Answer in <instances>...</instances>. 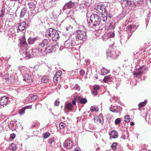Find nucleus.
Instances as JSON below:
<instances>
[{
	"instance_id": "59",
	"label": "nucleus",
	"mask_w": 151,
	"mask_h": 151,
	"mask_svg": "<svg viewBox=\"0 0 151 151\" xmlns=\"http://www.w3.org/2000/svg\"><path fill=\"white\" fill-rule=\"evenodd\" d=\"M73 12V11H71V10H70V12Z\"/></svg>"
},
{
	"instance_id": "22",
	"label": "nucleus",
	"mask_w": 151,
	"mask_h": 151,
	"mask_svg": "<svg viewBox=\"0 0 151 151\" xmlns=\"http://www.w3.org/2000/svg\"><path fill=\"white\" fill-rule=\"evenodd\" d=\"M36 38H32L30 37L28 38V41L29 44H33L36 41Z\"/></svg>"
},
{
	"instance_id": "63",
	"label": "nucleus",
	"mask_w": 151,
	"mask_h": 151,
	"mask_svg": "<svg viewBox=\"0 0 151 151\" xmlns=\"http://www.w3.org/2000/svg\"><path fill=\"white\" fill-rule=\"evenodd\" d=\"M124 138V139H126V138Z\"/></svg>"
},
{
	"instance_id": "35",
	"label": "nucleus",
	"mask_w": 151,
	"mask_h": 151,
	"mask_svg": "<svg viewBox=\"0 0 151 151\" xmlns=\"http://www.w3.org/2000/svg\"><path fill=\"white\" fill-rule=\"evenodd\" d=\"M62 74V72L61 71L59 70L56 72L55 74V76L59 78Z\"/></svg>"
},
{
	"instance_id": "55",
	"label": "nucleus",
	"mask_w": 151,
	"mask_h": 151,
	"mask_svg": "<svg viewBox=\"0 0 151 151\" xmlns=\"http://www.w3.org/2000/svg\"><path fill=\"white\" fill-rule=\"evenodd\" d=\"M134 123L133 122H130V125L132 126H133V125H134Z\"/></svg>"
},
{
	"instance_id": "34",
	"label": "nucleus",
	"mask_w": 151,
	"mask_h": 151,
	"mask_svg": "<svg viewBox=\"0 0 151 151\" xmlns=\"http://www.w3.org/2000/svg\"><path fill=\"white\" fill-rule=\"evenodd\" d=\"M48 78L47 76H44L42 79V81L43 83H46L48 82Z\"/></svg>"
},
{
	"instance_id": "11",
	"label": "nucleus",
	"mask_w": 151,
	"mask_h": 151,
	"mask_svg": "<svg viewBox=\"0 0 151 151\" xmlns=\"http://www.w3.org/2000/svg\"><path fill=\"white\" fill-rule=\"evenodd\" d=\"M8 99L6 96L1 97L0 99V105L1 106L4 107L8 104Z\"/></svg>"
},
{
	"instance_id": "23",
	"label": "nucleus",
	"mask_w": 151,
	"mask_h": 151,
	"mask_svg": "<svg viewBox=\"0 0 151 151\" xmlns=\"http://www.w3.org/2000/svg\"><path fill=\"white\" fill-rule=\"evenodd\" d=\"M9 148L10 150H12V151H15L17 148L15 145L13 143L9 146Z\"/></svg>"
},
{
	"instance_id": "25",
	"label": "nucleus",
	"mask_w": 151,
	"mask_h": 151,
	"mask_svg": "<svg viewBox=\"0 0 151 151\" xmlns=\"http://www.w3.org/2000/svg\"><path fill=\"white\" fill-rule=\"evenodd\" d=\"M90 111L91 112L94 111H99V108L97 106H92L90 108Z\"/></svg>"
},
{
	"instance_id": "18",
	"label": "nucleus",
	"mask_w": 151,
	"mask_h": 151,
	"mask_svg": "<svg viewBox=\"0 0 151 151\" xmlns=\"http://www.w3.org/2000/svg\"><path fill=\"white\" fill-rule=\"evenodd\" d=\"M110 139H115L118 137V133L115 130L111 131L110 134Z\"/></svg>"
},
{
	"instance_id": "13",
	"label": "nucleus",
	"mask_w": 151,
	"mask_h": 151,
	"mask_svg": "<svg viewBox=\"0 0 151 151\" xmlns=\"http://www.w3.org/2000/svg\"><path fill=\"white\" fill-rule=\"evenodd\" d=\"M100 89V86L98 85H95L93 86V89L91 91V93L94 96H96Z\"/></svg>"
},
{
	"instance_id": "30",
	"label": "nucleus",
	"mask_w": 151,
	"mask_h": 151,
	"mask_svg": "<svg viewBox=\"0 0 151 151\" xmlns=\"http://www.w3.org/2000/svg\"><path fill=\"white\" fill-rule=\"evenodd\" d=\"M37 98V95H34L29 99V101L31 102L35 101Z\"/></svg>"
},
{
	"instance_id": "37",
	"label": "nucleus",
	"mask_w": 151,
	"mask_h": 151,
	"mask_svg": "<svg viewBox=\"0 0 151 151\" xmlns=\"http://www.w3.org/2000/svg\"><path fill=\"white\" fill-rule=\"evenodd\" d=\"M110 78V77L109 76H106L104 77V78L103 79V81L105 82L106 83L108 81V80Z\"/></svg>"
},
{
	"instance_id": "31",
	"label": "nucleus",
	"mask_w": 151,
	"mask_h": 151,
	"mask_svg": "<svg viewBox=\"0 0 151 151\" xmlns=\"http://www.w3.org/2000/svg\"><path fill=\"white\" fill-rule=\"evenodd\" d=\"M38 52H39L38 50H37L36 49H33L32 51V55L34 57H36L37 55V54L38 53Z\"/></svg>"
},
{
	"instance_id": "47",
	"label": "nucleus",
	"mask_w": 151,
	"mask_h": 151,
	"mask_svg": "<svg viewBox=\"0 0 151 151\" xmlns=\"http://www.w3.org/2000/svg\"><path fill=\"white\" fill-rule=\"evenodd\" d=\"M72 28L73 27L69 25L66 27V30H68L72 29Z\"/></svg>"
},
{
	"instance_id": "5",
	"label": "nucleus",
	"mask_w": 151,
	"mask_h": 151,
	"mask_svg": "<svg viewBox=\"0 0 151 151\" xmlns=\"http://www.w3.org/2000/svg\"><path fill=\"white\" fill-rule=\"evenodd\" d=\"M114 36V32H112L110 34H106L103 35L102 37V39L104 41H107V43L110 46L113 45L114 42V39L112 38Z\"/></svg>"
},
{
	"instance_id": "8",
	"label": "nucleus",
	"mask_w": 151,
	"mask_h": 151,
	"mask_svg": "<svg viewBox=\"0 0 151 151\" xmlns=\"http://www.w3.org/2000/svg\"><path fill=\"white\" fill-rule=\"evenodd\" d=\"M78 1V0H76ZM78 3L75 1L74 0H71L68 3H66L63 7V10H65L68 9H70L76 5Z\"/></svg>"
},
{
	"instance_id": "4",
	"label": "nucleus",
	"mask_w": 151,
	"mask_h": 151,
	"mask_svg": "<svg viewBox=\"0 0 151 151\" xmlns=\"http://www.w3.org/2000/svg\"><path fill=\"white\" fill-rule=\"evenodd\" d=\"M86 29L82 26L78 27V29L76 31V36L77 39L80 40H83L87 37Z\"/></svg>"
},
{
	"instance_id": "27",
	"label": "nucleus",
	"mask_w": 151,
	"mask_h": 151,
	"mask_svg": "<svg viewBox=\"0 0 151 151\" xmlns=\"http://www.w3.org/2000/svg\"><path fill=\"white\" fill-rule=\"evenodd\" d=\"M73 106L71 104L68 103L66 104L65 107L69 110H71L73 109Z\"/></svg>"
},
{
	"instance_id": "49",
	"label": "nucleus",
	"mask_w": 151,
	"mask_h": 151,
	"mask_svg": "<svg viewBox=\"0 0 151 151\" xmlns=\"http://www.w3.org/2000/svg\"><path fill=\"white\" fill-rule=\"evenodd\" d=\"M60 104V102L59 101L56 100L55 102V105L56 106H58Z\"/></svg>"
},
{
	"instance_id": "21",
	"label": "nucleus",
	"mask_w": 151,
	"mask_h": 151,
	"mask_svg": "<svg viewBox=\"0 0 151 151\" xmlns=\"http://www.w3.org/2000/svg\"><path fill=\"white\" fill-rule=\"evenodd\" d=\"M27 10L26 9L24 8H23L22 9L20 13V18H22L23 17H24L25 14Z\"/></svg>"
},
{
	"instance_id": "17",
	"label": "nucleus",
	"mask_w": 151,
	"mask_h": 151,
	"mask_svg": "<svg viewBox=\"0 0 151 151\" xmlns=\"http://www.w3.org/2000/svg\"><path fill=\"white\" fill-rule=\"evenodd\" d=\"M54 50L53 47L52 46L47 45L45 49V52L46 53H49L52 52Z\"/></svg>"
},
{
	"instance_id": "12",
	"label": "nucleus",
	"mask_w": 151,
	"mask_h": 151,
	"mask_svg": "<svg viewBox=\"0 0 151 151\" xmlns=\"http://www.w3.org/2000/svg\"><path fill=\"white\" fill-rule=\"evenodd\" d=\"M17 29L20 31L24 30L26 27V23L24 21H23L20 23L17 24Z\"/></svg>"
},
{
	"instance_id": "10",
	"label": "nucleus",
	"mask_w": 151,
	"mask_h": 151,
	"mask_svg": "<svg viewBox=\"0 0 151 151\" xmlns=\"http://www.w3.org/2000/svg\"><path fill=\"white\" fill-rule=\"evenodd\" d=\"M49 41V40L44 39L38 45L37 49L39 52L42 51L44 49L45 46L46 45H47Z\"/></svg>"
},
{
	"instance_id": "39",
	"label": "nucleus",
	"mask_w": 151,
	"mask_h": 151,
	"mask_svg": "<svg viewBox=\"0 0 151 151\" xmlns=\"http://www.w3.org/2000/svg\"><path fill=\"white\" fill-rule=\"evenodd\" d=\"M129 27H130V28H128V29H129L128 31H129V33L128 34V38H129V37H131V35L132 33V32H131V31L130 30V29L132 28V26L131 25H130Z\"/></svg>"
},
{
	"instance_id": "26",
	"label": "nucleus",
	"mask_w": 151,
	"mask_h": 151,
	"mask_svg": "<svg viewBox=\"0 0 151 151\" xmlns=\"http://www.w3.org/2000/svg\"><path fill=\"white\" fill-rule=\"evenodd\" d=\"M124 4H126L130 5L134 3V0H123Z\"/></svg>"
},
{
	"instance_id": "36",
	"label": "nucleus",
	"mask_w": 151,
	"mask_h": 151,
	"mask_svg": "<svg viewBox=\"0 0 151 151\" xmlns=\"http://www.w3.org/2000/svg\"><path fill=\"white\" fill-rule=\"evenodd\" d=\"M80 101L81 104H85L87 102V100L86 99L82 98L80 99Z\"/></svg>"
},
{
	"instance_id": "2",
	"label": "nucleus",
	"mask_w": 151,
	"mask_h": 151,
	"mask_svg": "<svg viewBox=\"0 0 151 151\" xmlns=\"http://www.w3.org/2000/svg\"><path fill=\"white\" fill-rule=\"evenodd\" d=\"M20 40V49L19 50L20 54L22 56V58L25 59L31 58V55L29 53V50H28V46L26 42L24 35L23 36Z\"/></svg>"
},
{
	"instance_id": "16",
	"label": "nucleus",
	"mask_w": 151,
	"mask_h": 151,
	"mask_svg": "<svg viewBox=\"0 0 151 151\" xmlns=\"http://www.w3.org/2000/svg\"><path fill=\"white\" fill-rule=\"evenodd\" d=\"M94 121L95 123L97 124H103L104 121L103 118L99 116H97L94 118Z\"/></svg>"
},
{
	"instance_id": "15",
	"label": "nucleus",
	"mask_w": 151,
	"mask_h": 151,
	"mask_svg": "<svg viewBox=\"0 0 151 151\" xmlns=\"http://www.w3.org/2000/svg\"><path fill=\"white\" fill-rule=\"evenodd\" d=\"M73 145V143L71 140L69 139H68L67 141L63 143V146L66 147L67 149H69L71 148Z\"/></svg>"
},
{
	"instance_id": "40",
	"label": "nucleus",
	"mask_w": 151,
	"mask_h": 151,
	"mask_svg": "<svg viewBox=\"0 0 151 151\" xmlns=\"http://www.w3.org/2000/svg\"><path fill=\"white\" fill-rule=\"evenodd\" d=\"M50 136V134L49 132L45 133L43 134V137L45 138H47Z\"/></svg>"
},
{
	"instance_id": "57",
	"label": "nucleus",
	"mask_w": 151,
	"mask_h": 151,
	"mask_svg": "<svg viewBox=\"0 0 151 151\" xmlns=\"http://www.w3.org/2000/svg\"><path fill=\"white\" fill-rule=\"evenodd\" d=\"M55 2V0H52V1H51L50 2V3H53L54 2Z\"/></svg>"
},
{
	"instance_id": "6",
	"label": "nucleus",
	"mask_w": 151,
	"mask_h": 151,
	"mask_svg": "<svg viewBox=\"0 0 151 151\" xmlns=\"http://www.w3.org/2000/svg\"><path fill=\"white\" fill-rule=\"evenodd\" d=\"M107 57L115 58L117 57L120 54V52L115 48L110 47L106 52Z\"/></svg>"
},
{
	"instance_id": "19",
	"label": "nucleus",
	"mask_w": 151,
	"mask_h": 151,
	"mask_svg": "<svg viewBox=\"0 0 151 151\" xmlns=\"http://www.w3.org/2000/svg\"><path fill=\"white\" fill-rule=\"evenodd\" d=\"M118 106H116L111 105V107L110 108V110L112 112H117L118 111Z\"/></svg>"
},
{
	"instance_id": "1",
	"label": "nucleus",
	"mask_w": 151,
	"mask_h": 151,
	"mask_svg": "<svg viewBox=\"0 0 151 151\" xmlns=\"http://www.w3.org/2000/svg\"><path fill=\"white\" fill-rule=\"evenodd\" d=\"M97 10L101 13V15L102 19L96 14H92L90 17L89 22V25L92 28H95L99 27L100 24V22H102L104 24L107 20V13L106 12V9L105 6L103 5H99L97 7Z\"/></svg>"
},
{
	"instance_id": "14",
	"label": "nucleus",
	"mask_w": 151,
	"mask_h": 151,
	"mask_svg": "<svg viewBox=\"0 0 151 151\" xmlns=\"http://www.w3.org/2000/svg\"><path fill=\"white\" fill-rule=\"evenodd\" d=\"M23 80L27 83H30L33 81V79L31 75L28 74H25L23 76Z\"/></svg>"
},
{
	"instance_id": "52",
	"label": "nucleus",
	"mask_w": 151,
	"mask_h": 151,
	"mask_svg": "<svg viewBox=\"0 0 151 151\" xmlns=\"http://www.w3.org/2000/svg\"><path fill=\"white\" fill-rule=\"evenodd\" d=\"M72 103L73 105H74L76 104V101L75 99H74L72 101Z\"/></svg>"
},
{
	"instance_id": "20",
	"label": "nucleus",
	"mask_w": 151,
	"mask_h": 151,
	"mask_svg": "<svg viewBox=\"0 0 151 151\" xmlns=\"http://www.w3.org/2000/svg\"><path fill=\"white\" fill-rule=\"evenodd\" d=\"M29 8L30 10H34L35 7V4L32 2H30L28 4Z\"/></svg>"
},
{
	"instance_id": "53",
	"label": "nucleus",
	"mask_w": 151,
	"mask_h": 151,
	"mask_svg": "<svg viewBox=\"0 0 151 151\" xmlns=\"http://www.w3.org/2000/svg\"><path fill=\"white\" fill-rule=\"evenodd\" d=\"M80 149L79 148H76L75 149V151H80Z\"/></svg>"
},
{
	"instance_id": "28",
	"label": "nucleus",
	"mask_w": 151,
	"mask_h": 151,
	"mask_svg": "<svg viewBox=\"0 0 151 151\" xmlns=\"http://www.w3.org/2000/svg\"><path fill=\"white\" fill-rule=\"evenodd\" d=\"M26 109L25 107H24L22 108L21 109H20L19 111L18 114L22 115H23L25 113Z\"/></svg>"
},
{
	"instance_id": "38",
	"label": "nucleus",
	"mask_w": 151,
	"mask_h": 151,
	"mask_svg": "<svg viewBox=\"0 0 151 151\" xmlns=\"http://www.w3.org/2000/svg\"><path fill=\"white\" fill-rule=\"evenodd\" d=\"M117 144L116 142H114L111 145V147L114 150H115L116 149V147Z\"/></svg>"
},
{
	"instance_id": "45",
	"label": "nucleus",
	"mask_w": 151,
	"mask_h": 151,
	"mask_svg": "<svg viewBox=\"0 0 151 151\" xmlns=\"http://www.w3.org/2000/svg\"><path fill=\"white\" fill-rule=\"evenodd\" d=\"M4 15V13L3 10L1 9L0 11V17L2 18Z\"/></svg>"
},
{
	"instance_id": "54",
	"label": "nucleus",
	"mask_w": 151,
	"mask_h": 151,
	"mask_svg": "<svg viewBox=\"0 0 151 151\" xmlns=\"http://www.w3.org/2000/svg\"><path fill=\"white\" fill-rule=\"evenodd\" d=\"M95 78L97 79L98 78V75L97 74H96L94 75Z\"/></svg>"
},
{
	"instance_id": "61",
	"label": "nucleus",
	"mask_w": 151,
	"mask_h": 151,
	"mask_svg": "<svg viewBox=\"0 0 151 151\" xmlns=\"http://www.w3.org/2000/svg\"><path fill=\"white\" fill-rule=\"evenodd\" d=\"M150 2L151 3V0H150Z\"/></svg>"
},
{
	"instance_id": "41",
	"label": "nucleus",
	"mask_w": 151,
	"mask_h": 151,
	"mask_svg": "<svg viewBox=\"0 0 151 151\" xmlns=\"http://www.w3.org/2000/svg\"><path fill=\"white\" fill-rule=\"evenodd\" d=\"M73 89L74 90L79 91L80 89V87L78 84H76Z\"/></svg>"
},
{
	"instance_id": "58",
	"label": "nucleus",
	"mask_w": 151,
	"mask_h": 151,
	"mask_svg": "<svg viewBox=\"0 0 151 151\" xmlns=\"http://www.w3.org/2000/svg\"><path fill=\"white\" fill-rule=\"evenodd\" d=\"M111 42H112V41H109V42L110 43H111Z\"/></svg>"
},
{
	"instance_id": "60",
	"label": "nucleus",
	"mask_w": 151,
	"mask_h": 151,
	"mask_svg": "<svg viewBox=\"0 0 151 151\" xmlns=\"http://www.w3.org/2000/svg\"><path fill=\"white\" fill-rule=\"evenodd\" d=\"M38 67V66H35V68L36 67Z\"/></svg>"
},
{
	"instance_id": "9",
	"label": "nucleus",
	"mask_w": 151,
	"mask_h": 151,
	"mask_svg": "<svg viewBox=\"0 0 151 151\" xmlns=\"http://www.w3.org/2000/svg\"><path fill=\"white\" fill-rule=\"evenodd\" d=\"M145 70V69H142V66H140L132 72L133 74L135 77H140L143 74Z\"/></svg>"
},
{
	"instance_id": "7",
	"label": "nucleus",
	"mask_w": 151,
	"mask_h": 151,
	"mask_svg": "<svg viewBox=\"0 0 151 151\" xmlns=\"http://www.w3.org/2000/svg\"><path fill=\"white\" fill-rule=\"evenodd\" d=\"M76 44V42L72 39H69L64 43L65 47L67 49H70Z\"/></svg>"
},
{
	"instance_id": "3",
	"label": "nucleus",
	"mask_w": 151,
	"mask_h": 151,
	"mask_svg": "<svg viewBox=\"0 0 151 151\" xmlns=\"http://www.w3.org/2000/svg\"><path fill=\"white\" fill-rule=\"evenodd\" d=\"M45 35L47 37H50L54 41H57L60 38L58 32L52 28H49L46 30Z\"/></svg>"
},
{
	"instance_id": "24",
	"label": "nucleus",
	"mask_w": 151,
	"mask_h": 151,
	"mask_svg": "<svg viewBox=\"0 0 151 151\" xmlns=\"http://www.w3.org/2000/svg\"><path fill=\"white\" fill-rule=\"evenodd\" d=\"M85 4L87 6H89L92 2H93V0H85Z\"/></svg>"
},
{
	"instance_id": "29",
	"label": "nucleus",
	"mask_w": 151,
	"mask_h": 151,
	"mask_svg": "<svg viewBox=\"0 0 151 151\" xmlns=\"http://www.w3.org/2000/svg\"><path fill=\"white\" fill-rule=\"evenodd\" d=\"M108 72L109 70L104 68H103L101 70V74L103 75H106Z\"/></svg>"
},
{
	"instance_id": "33",
	"label": "nucleus",
	"mask_w": 151,
	"mask_h": 151,
	"mask_svg": "<svg viewBox=\"0 0 151 151\" xmlns=\"http://www.w3.org/2000/svg\"><path fill=\"white\" fill-rule=\"evenodd\" d=\"M124 119H125L124 121L127 123L129 122L130 120V117L129 115L125 116L124 117Z\"/></svg>"
},
{
	"instance_id": "51",
	"label": "nucleus",
	"mask_w": 151,
	"mask_h": 151,
	"mask_svg": "<svg viewBox=\"0 0 151 151\" xmlns=\"http://www.w3.org/2000/svg\"><path fill=\"white\" fill-rule=\"evenodd\" d=\"M11 78H12V79L11 80V82L12 83L14 82L15 81L14 78L12 77V78L11 77Z\"/></svg>"
},
{
	"instance_id": "43",
	"label": "nucleus",
	"mask_w": 151,
	"mask_h": 151,
	"mask_svg": "<svg viewBox=\"0 0 151 151\" xmlns=\"http://www.w3.org/2000/svg\"><path fill=\"white\" fill-rule=\"evenodd\" d=\"M65 124L63 123H61L59 124V127L60 129H63L65 127Z\"/></svg>"
},
{
	"instance_id": "42",
	"label": "nucleus",
	"mask_w": 151,
	"mask_h": 151,
	"mask_svg": "<svg viewBox=\"0 0 151 151\" xmlns=\"http://www.w3.org/2000/svg\"><path fill=\"white\" fill-rule=\"evenodd\" d=\"M121 122V120L120 118H117L115 121V124H119Z\"/></svg>"
},
{
	"instance_id": "62",
	"label": "nucleus",
	"mask_w": 151,
	"mask_h": 151,
	"mask_svg": "<svg viewBox=\"0 0 151 151\" xmlns=\"http://www.w3.org/2000/svg\"><path fill=\"white\" fill-rule=\"evenodd\" d=\"M149 151H151V150H148Z\"/></svg>"
},
{
	"instance_id": "46",
	"label": "nucleus",
	"mask_w": 151,
	"mask_h": 151,
	"mask_svg": "<svg viewBox=\"0 0 151 151\" xmlns=\"http://www.w3.org/2000/svg\"><path fill=\"white\" fill-rule=\"evenodd\" d=\"M54 142V139L53 138L49 139H48V142L49 143L51 144Z\"/></svg>"
},
{
	"instance_id": "32",
	"label": "nucleus",
	"mask_w": 151,
	"mask_h": 151,
	"mask_svg": "<svg viewBox=\"0 0 151 151\" xmlns=\"http://www.w3.org/2000/svg\"><path fill=\"white\" fill-rule=\"evenodd\" d=\"M147 101L145 100L144 102H140L138 104V106L139 107H142L145 106L147 103Z\"/></svg>"
},
{
	"instance_id": "48",
	"label": "nucleus",
	"mask_w": 151,
	"mask_h": 151,
	"mask_svg": "<svg viewBox=\"0 0 151 151\" xmlns=\"http://www.w3.org/2000/svg\"><path fill=\"white\" fill-rule=\"evenodd\" d=\"M80 73L81 76H83L84 75L85 72L83 70H81L80 71Z\"/></svg>"
},
{
	"instance_id": "56",
	"label": "nucleus",
	"mask_w": 151,
	"mask_h": 151,
	"mask_svg": "<svg viewBox=\"0 0 151 151\" xmlns=\"http://www.w3.org/2000/svg\"><path fill=\"white\" fill-rule=\"evenodd\" d=\"M36 126V124H33L32 126V128H33L34 127H35Z\"/></svg>"
},
{
	"instance_id": "50",
	"label": "nucleus",
	"mask_w": 151,
	"mask_h": 151,
	"mask_svg": "<svg viewBox=\"0 0 151 151\" xmlns=\"http://www.w3.org/2000/svg\"><path fill=\"white\" fill-rule=\"evenodd\" d=\"M15 134H10V137L11 138L14 139L15 137Z\"/></svg>"
},
{
	"instance_id": "44",
	"label": "nucleus",
	"mask_w": 151,
	"mask_h": 151,
	"mask_svg": "<svg viewBox=\"0 0 151 151\" xmlns=\"http://www.w3.org/2000/svg\"><path fill=\"white\" fill-rule=\"evenodd\" d=\"M58 78L59 77H58L55 75L53 78V80L54 82H57L58 80Z\"/></svg>"
}]
</instances>
